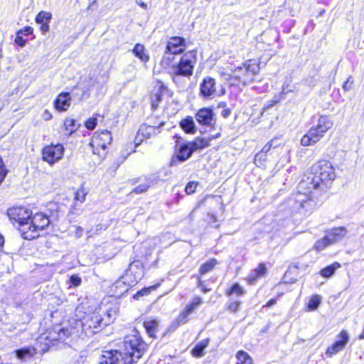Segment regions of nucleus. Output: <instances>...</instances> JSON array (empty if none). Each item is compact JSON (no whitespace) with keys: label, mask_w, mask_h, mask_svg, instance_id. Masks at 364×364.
Segmentation results:
<instances>
[{"label":"nucleus","mask_w":364,"mask_h":364,"mask_svg":"<svg viewBox=\"0 0 364 364\" xmlns=\"http://www.w3.org/2000/svg\"><path fill=\"white\" fill-rule=\"evenodd\" d=\"M332 245L328 240V237L326 235L322 237L321 239L317 240L316 243L314 244V248L317 251H322L328 246Z\"/></svg>","instance_id":"34"},{"label":"nucleus","mask_w":364,"mask_h":364,"mask_svg":"<svg viewBox=\"0 0 364 364\" xmlns=\"http://www.w3.org/2000/svg\"><path fill=\"white\" fill-rule=\"evenodd\" d=\"M203 303L202 299L199 296H196L193 299L192 301L187 304L185 308L181 311L179 315L172 322L171 327L173 329H176L178 326L186 324L190 320V315Z\"/></svg>","instance_id":"9"},{"label":"nucleus","mask_w":364,"mask_h":364,"mask_svg":"<svg viewBox=\"0 0 364 364\" xmlns=\"http://www.w3.org/2000/svg\"><path fill=\"white\" fill-rule=\"evenodd\" d=\"M37 353V348L32 346H27L12 352L16 357L21 361L27 360L34 356Z\"/></svg>","instance_id":"22"},{"label":"nucleus","mask_w":364,"mask_h":364,"mask_svg":"<svg viewBox=\"0 0 364 364\" xmlns=\"http://www.w3.org/2000/svg\"><path fill=\"white\" fill-rule=\"evenodd\" d=\"M166 50L167 53L180 54L186 50V41L179 36L171 37L167 41Z\"/></svg>","instance_id":"13"},{"label":"nucleus","mask_w":364,"mask_h":364,"mask_svg":"<svg viewBox=\"0 0 364 364\" xmlns=\"http://www.w3.org/2000/svg\"><path fill=\"white\" fill-rule=\"evenodd\" d=\"M220 75H221V76H222V77H223L225 80H227V78H226V77H227L228 75H232V72H231L230 73H225V72H224V71H221V72H220Z\"/></svg>","instance_id":"58"},{"label":"nucleus","mask_w":364,"mask_h":364,"mask_svg":"<svg viewBox=\"0 0 364 364\" xmlns=\"http://www.w3.org/2000/svg\"><path fill=\"white\" fill-rule=\"evenodd\" d=\"M71 333L68 328H63L60 325H56L51 329L43 333L38 339V343H45V347L41 349L43 352L47 350L50 345H54L55 341H65Z\"/></svg>","instance_id":"7"},{"label":"nucleus","mask_w":364,"mask_h":364,"mask_svg":"<svg viewBox=\"0 0 364 364\" xmlns=\"http://www.w3.org/2000/svg\"><path fill=\"white\" fill-rule=\"evenodd\" d=\"M97 125L96 118H90L85 122V127L87 129L92 130Z\"/></svg>","instance_id":"45"},{"label":"nucleus","mask_w":364,"mask_h":364,"mask_svg":"<svg viewBox=\"0 0 364 364\" xmlns=\"http://www.w3.org/2000/svg\"><path fill=\"white\" fill-rule=\"evenodd\" d=\"M64 126L65 130L68 132L70 135L76 130L75 120L73 119H65L64 122Z\"/></svg>","instance_id":"40"},{"label":"nucleus","mask_w":364,"mask_h":364,"mask_svg":"<svg viewBox=\"0 0 364 364\" xmlns=\"http://www.w3.org/2000/svg\"><path fill=\"white\" fill-rule=\"evenodd\" d=\"M48 23L49 22H46V23L41 24V30L43 33H46L49 31L50 27H49Z\"/></svg>","instance_id":"52"},{"label":"nucleus","mask_w":364,"mask_h":364,"mask_svg":"<svg viewBox=\"0 0 364 364\" xmlns=\"http://www.w3.org/2000/svg\"><path fill=\"white\" fill-rule=\"evenodd\" d=\"M81 282V278L76 274H73L70 277V282L73 287H78Z\"/></svg>","instance_id":"46"},{"label":"nucleus","mask_w":364,"mask_h":364,"mask_svg":"<svg viewBox=\"0 0 364 364\" xmlns=\"http://www.w3.org/2000/svg\"><path fill=\"white\" fill-rule=\"evenodd\" d=\"M274 142L275 140L269 141L267 144L264 145V146L261 150V152H264V154H267L272 149Z\"/></svg>","instance_id":"50"},{"label":"nucleus","mask_w":364,"mask_h":364,"mask_svg":"<svg viewBox=\"0 0 364 364\" xmlns=\"http://www.w3.org/2000/svg\"><path fill=\"white\" fill-rule=\"evenodd\" d=\"M353 84V77L351 76H350L348 77L347 80L343 85V89L345 91H349L352 89Z\"/></svg>","instance_id":"48"},{"label":"nucleus","mask_w":364,"mask_h":364,"mask_svg":"<svg viewBox=\"0 0 364 364\" xmlns=\"http://www.w3.org/2000/svg\"><path fill=\"white\" fill-rule=\"evenodd\" d=\"M64 151L65 149L60 144L46 146L41 151L42 159L50 165H53L63 158Z\"/></svg>","instance_id":"10"},{"label":"nucleus","mask_w":364,"mask_h":364,"mask_svg":"<svg viewBox=\"0 0 364 364\" xmlns=\"http://www.w3.org/2000/svg\"><path fill=\"white\" fill-rule=\"evenodd\" d=\"M230 114V111L229 109H224L223 112H222V116L224 117L225 118L228 117Z\"/></svg>","instance_id":"54"},{"label":"nucleus","mask_w":364,"mask_h":364,"mask_svg":"<svg viewBox=\"0 0 364 364\" xmlns=\"http://www.w3.org/2000/svg\"><path fill=\"white\" fill-rule=\"evenodd\" d=\"M32 32H33V28H31L30 26H26V27H24L23 29L19 30L17 33L21 36L22 35L28 36V35L32 33Z\"/></svg>","instance_id":"51"},{"label":"nucleus","mask_w":364,"mask_h":364,"mask_svg":"<svg viewBox=\"0 0 364 364\" xmlns=\"http://www.w3.org/2000/svg\"><path fill=\"white\" fill-rule=\"evenodd\" d=\"M216 264L217 261L215 259H212L210 261L203 264L200 268V274L203 275L210 272L216 265Z\"/></svg>","instance_id":"36"},{"label":"nucleus","mask_w":364,"mask_h":364,"mask_svg":"<svg viewBox=\"0 0 364 364\" xmlns=\"http://www.w3.org/2000/svg\"><path fill=\"white\" fill-rule=\"evenodd\" d=\"M259 72V64L248 60L241 65L232 69V75H228L226 78L227 80H233L238 84L247 85L254 81Z\"/></svg>","instance_id":"4"},{"label":"nucleus","mask_w":364,"mask_h":364,"mask_svg":"<svg viewBox=\"0 0 364 364\" xmlns=\"http://www.w3.org/2000/svg\"><path fill=\"white\" fill-rule=\"evenodd\" d=\"M87 194V192L86 190L83 187H81L75 191L74 200L75 201H80L81 203H82L85 200Z\"/></svg>","instance_id":"37"},{"label":"nucleus","mask_w":364,"mask_h":364,"mask_svg":"<svg viewBox=\"0 0 364 364\" xmlns=\"http://www.w3.org/2000/svg\"><path fill=\"white\" fill-rule=\"evenodd\" d=\"M128 277L122 275L117 281H116L112 285V291L117 296H122L126 293L129 289L134 285H131L129 282H127Z\"/></svg>","instance_id":"19"},{"label":"nucleus","mask_w":364,"mask_h":364,"mask_svg":"<svg viewBox=\"0 0 364 364\" xmlns=\"http://www.w3.org/2000/svg\"><path fill=\"white\" fill-rule=\"evenodd\" d=\"M4 244V237L0 234V250H1Z\"/></svg>","instance_id":"57"},{"label":"nucleus","mask_w":364,"mask_h":364,"mask_svg":"<svg viewBox=\"0 0 364 364\" xmlns=\"http://www.w3.org/2000/svg\"><path fill=\"white\" fill-rule=\"evenodd\" d=\"M272 140H275V142L273 144L272 149H274V148H277V146H279V143L277 142L278 139L275 138V139H273Z\"/></svg>","instance_id":"60"},{"label":"nucleus","mask_w":364,"mask_h":364,"mask_svg":"<svg viewBox=\"0 0 364 364\" xmlns=\"http://www.w3.org/2000/svg\"><path fill=\"white\" fill-rule=\"evenodd\" d=\"M151 182L150 181H146V183H142L134 188V189L132 191L133 193H142L148 190V188L150 187Z\"/></svg>","instance_id":"42"},{"label":"nucleus","mask_w":364,"mask_h":364,"mask_svg":"<svg viewBox=\"0 0 364 364\" xmlns=\"http://www.w3.org/2000/svg\"><path fill=\"white\" fill-rule=\"evenodd\" d=\"M152 107H157V105H155V103H154V102H153V103H152Z\"/></svg>","instance_id":"63"},{"label":"nucleus","mask_w":364,"mask_h":364,"mask_svg":"<svg viewBox=\"0 0 364 364\" xmlns=\"http://www.w3.org/2000/svg\"><path fill=\"white\" fill-rule=\"evenodd\" d=\"M197 122L203 126H212L215 123L214 113L211 108L200 109L195 115Z\"/></svg>","instance_id":"12"},{"label":"nucleus","mask_w":364,"mask_h":364,"mask_svg":"<svg viewBox=\"0 0 364 364\" xmlns=\"http://www.w3.org/2000/svg\"><path fill=\"white\" fill-rule=\"evenodd\" d=\"M333 126V122L330 118L326 115L320 116L316 125L313 126L314 128L321 131L324 134Z\"/></svg>","instance_id":"25"},{"label":"nucleus","mask_w":364,"mask_h":364,"mask_svg":"<svg viewBox=\"0 0 364 364\" xmlns=\"http://www.w3.org/2000/svg\"><path fill=\"white\" fill-rule=\"evenodd\" d=\"M71 104V97L69 92H62L58 95L54 102L55 108L60 111H66Z\"/></svg>","instance_id":"21"},{"label":"nucleus","mask_w":364,"mask_h":364,"mask_svg":"<svg viewBox=\"0 0 364 364\" xmlns=\"http://www.w3.org/2000/svg\"><path fill=\"white\" fill-rule=\"evenodd\" d=\"M323 136V132L312 127L301 139V144L304 146H312L318 142Z\"/></svg>","instance_id":"16"},{"label":"nucleus","mask_w":364,"mask_h":364,"mask_svg":"<svg viewBox=\"0 0 364 364\" xmlns=\"http://www.w3.org/2000/svg\"><path fill=\"white\" fill-rule=\"evenodd\" d=\"M180 126L188 134H195L196 132V127L191 117H187L182 119Z\"/></svg>","instance_id":"26"},{"label":"nucleus","mask_w":364,"mask_h":364,"mask_svg":"<svg viewBox=\"0 0 364 364\" xmlns=\"http://www.w3.org/2000/svg\"><path fill=\"white\" fill-rule=\"evenodd\" d=\"M245 294V290L239 284L235 283L232 286L227 289L225 295L230 297V299H234L233 296L240 297Z\"/></svg>","instance_id":"28"},{"label":"nucleus","mask_w":364,"mask_h":364,"mask_svg":"<svg viewBox=\"0 0 364 364\" xmlns=\"http://www.w3.org/2000/svg\"><path fill=\"white\" fill-rule=\"evenodd\" d=\"M208 291H209V289H206L205 287H203V291L204 293H206V292H208Z\"/></svg>","instance_id":"62"},{"label":"nucleus","mask_w":364,"mask_h":364,"mask_svg":"<svg viewBox=\"0 0 364 364\" xmlns=\"http://www.w3.org/2000/svg\"><path fill=\"white\" fill-rule=\"evenodd\" d=\"M112 140V137L111 132L107 130H102L100 132H97L95 134L90 144L92 146L105 149L107 146L110 144Z\"/></svg>","instance_id":"14"},{"label":"nucleus","mask_w":364,"mask_h":364,"mask_svg":"<svg viewBox=\"0 0 364 364\" xmlns=\"http://www.w3.org/2000/svg\"><path fill=\"white\" fill-rule=\"evenodd\" d=\"M208 339H205L196 344L192 350L193 355L195 357H201L203 355V350L208 346Z\"/></svg>","instance_id":"32"},{"label":"nucleus","mask_w":364,"mask_h":364,"mask_svg":"<svg viewBox=\"0 0 364 364\" xmlns=\"http://www.w3.org/2000/svg\"><path fill=\"white\" fill-rule=\"evenodd\" d=\"M236 358L237 364H252L253 361L250 355L243 350H240L237 353Z\"/></svg>","instance_id":"33"},{"label":"nucleus","mask_w":364,"mask_h":364,"mask_svg":"<svg viewBox=\"0 0 364 364\" xmlns=\"http://www.w3.org/2000/svg\"><path fill=\"white\" fill-rule=\"evenodd\" d=\"M164 122H161L157 127L155 125H148L146 124L141 125L137 132V138H150L152 135L159 133L160 131H158V132H156V131L164 126Z\"/></svg>","instance_id":"18"},{"label":"nucleus","mask_w":364,"mask_h":364,"mask_svg":"<svg viewBox=\"0 0 364 364\" xmlns=\"http://www.w3.org/2000/svg\"><path fill=\"white\" fill-rule=\"evenodd\" d=\"M114 311L107 312V318H102L98 311H95L88 317L81 321L82 331L87 335L90 336L98 333L102 328L107 326L112 321V316Z\"/></svg>","instance_id":"5"},{"label":"nucleus","mask_w":364,"mask_h":364,"mask_svg":"<svg viewBox=\"0 0 364 364\" xmlns=\"http://www.w3.org/2000/svg\"><path fill=\"white\" fill-rule=\"evenodd\" d=\"M314 174L304 178L298 186V191L292 193L285 202V207L290 214L310 213L316 207V201L312 196V190L326 191L336 175L331 163L321 160L313 166Z\"/></svg>","instance_id":"1"},{"label":"nucleus","mask_w":364,"mask_h":364,"mask_svg":"<svg viewBox=\"0 0 364 364\" xmlns=\"http://www.w3.org/2000/svg\"><path fill=\"white\" fill-rule=\"evenodd\" d=\"M124 277H128L127 282L131 285H135L144 276V267L142 263L136 260L129 264V268L126 270Z\"/></svg>","instance_id":"11"},{"label":"nucleus","mask_w":364,"mask_h":364,"mask_svg":"<svg viewBox=\"0 0 364 364\" xmlns=\"http://www.w3.org/2000/svg\"><path fill=\"white\" fill-rule=\"evenodd\" d=\"M44 117L46 119H50L51 118V114L48 110H45L44 112Z\"/></svg>","instance_id":"55"},{"label":"nucleus","mask_w":364,"mask_h":364,"mask_svg":"<svg viewBox=\"0 0 364 364\" xmlns=\"http://www.w3.org/2000/svg\"><path fill=\"white\" fill-rule=\"evenodd\" d=\"M174 54L167 53L165 50L164 55L161 60V65L164 68H170L171 74L173 79L177 76L190 77L193 75V70L196 63V51L186 52L177 63H173Z\"/></svg>","instance_id":"3"},{"label":"nucleus","mask_w":364,"mask_h":364,"mask_svg":"<svg viewBox=\"0 0 364 364\" xmlns=\"http://www.w3.org/2000/svg\"><path fill=\"white\" fill-rule=\"evenodd\" d=\"M144 326L150 337H156V333L158 331L159 327V323L156 320L152 319L145 321L144 322Z\"/></svg>","instance_id":"29"},{"label":"nucleus","mask_w":364,"mask_h":364,"mask_svg":"<svg viewBox=\"0 0 364 364\" xmlns=\"http://www.w3.org/2000/svg\"><path fill=\"white\" fill-rule=\"evenodd\" d=\"M276 304L275 299H270L266 304L267 306L269 307Z\"/></svg>","instance_id":"56"},{"label":"nucleus","mask_w":364,"mask_h":364,"mask_svg":"<svg viewBox=\"0 0 364 364\" xmlns=\"http://www.w3.org/2000/svg\"><path fill=\"white\" fill-rule=\"evenodd\" d=\"M52 14L50 12L42 11L37 14L36 22L38 24L46 23V22H50Z\"/></svg>","instance_id":"35"},{"label":"nucleus","mask_w":364,"mask_h":364,"mask_svg":"<svg viewBox=\"0 0 364 364\" xmlns=\"http://www.w3.org/2000/svg\"><path fill=\"white\" fill-rule=\"evenodd\" d=\"M267 161V154L264 152H259L255 156V163L258 166H262L264 165V162Z\"/></svg>","instance_id":"41"},{"label":"nucleus","mask_w":364,"mask_h":364,"mask_svg":"<svg viewBox=\"0 0 364 364\" xmlns=\"http://www.w3.org/2000/svg\"><path fill=\"white\" fill-rule=\"evenodd\" d=\"M196 186H197V183H196L194 182H189L185 188L186 193L187 194L193 193L196 191Z\"/></svg>","instance_id":"47"},{"label":"nucleus","mask_w":364,"mask_h":364,"mask_svg":"<svg viewBox=\"0 0 364 364\" xmlns=\"http://www.w3.org/2000/svg\"><path fill=\"white\" fill-rule=\"evenodd\" d=\"M320 303H321L320 296L314 295L310 299L309 304H308V308L311 311H314L318 308Z\"/></svg>","instance_id":"39"},{"label":"nucleus","mask_w":364,"mask_h":364,"mask_svg":"<svg viewBox=\"0 0 364 364\" xmlns=\"http://www.w3.org/2000/svg\"><path fill=\"white\" fill-rule=\"evenodd\" d=\"M348 233V230L345 227H338L332 228L326 232V236L331 243L335 244L343 240Z\"/></svg>","instance_id":"20"},{"label":"nucleus","mask_w":364,"mask_h":364,"mask_svg":"<svg viewBox=\"0 0 364 364\" xmlns=\"http://www.w3.org/2000/svg\"><path fill=\"white\" fill-rule=\"evenodd\" d=\"M7 174V170L4 164L2 159L0 157V183L4 180Z\"/></svg>","instance_id":"44"},{"label":"nucleus","mask_w":364,"mask_h":364,"mask_svg":"<svg viewBox=\"0 0 364 364\" xmlns=\"http://www.w3.org/2000/svg\"><path fill=\"white\" fill-rule=\"evenodd\" d=\"M15 43L20 47H23L26 45V41L22 37L19 33H16V37L15 38Z\"/></svg>","instance_id":"49"},{"label":"nucleus","mask_w":364,"mask_h":364,"mask_svg":"<svg viewBox=\"0 0 364 364\" xmlns=\"http://www.w3.org/2000/svg\"><path fill=\"white\" fill-rule=\"evenodd\" d=\"M156 288V286H151L149 287H145L138 291L134 296L133 298L136 300H139L141 296H146L153 290Z\"/></svg>","instance_id":"38"},{"label":"nucleus","mask_w":364,"mask_h":364,"mask_svg":"<svg viewBox=\"0 0 364 364\" xmlns=\"http://www.w3.org/2000/svg\"><path fill=\"white\" fill-rule=\"evenodd\" d=\"M144 50L145 48L143 45L137 43L133 48V53L142 62L146 63L149 59V56L145 53Z\"/></svg>","instance_id":"30"},{"label":"nucleus","mask_w":364,"mask_h":364,"mask_svg":"<svg viewBox=\"0 0 364 364\" xmlns=\"http://www.w3.org/2000/svg\"><path fill=\"white\" fill-rule=\"evenodd\" d=\"M232 301H230L228 306V309L231 311V312H236L240 304H241V301H239V300H233L232 299Z\"/></svg>","instance_id":"43"},{"label":"nucleus","mask_w":364,"mask_h":364,"mask_svg":"<svg viewBox=\"0 0 364 364\" xmlns=\"http://www.w3.org/2000/svg\"><path fill=\"white\" fill-rule=\"evenodd\" d=\"M220 136V133H218L215 135H213L211 136L210 137H209L208 139H210V140L213 139H216V138H218L219 136Z\"/></svg>","instance_id":"61"},{"label":"nucleus","mask_w":364,"mask_h":364,"mask_svg":"<svg viewBox=\"0 0 364 364\" xmlns=\"http://www.w3.org/2000/svg\"><path fill=\"white\" fill-rule=\"evenodd\" d=\"M137 4L144 9H147V5L143 1H137Z\"/></svg>","instance_id":"59"},{"label":"nucleus","mask_w":364,"mask_h":364,"mask_svg":"<svg viewBox=\"0 0 364 364\" xmlns=\"http://www.w3.org/2000/svg\"><path fill=\"white\" fill-rule=\"evenodd\" d=\"M173 164H174V160H173V161H171V165L173 166Z\"/></svg>","instance_id":"64"},{"label":"nucleus","mask_w":364,"mask_h":364,"mask_svg":"<svg viewBox=\"0 0 364 364\" xmlns=\"http://www.w3.org/2000/svg\"><path fill=\"white\" fill-rule=\"evenodd\" d=\"M210 139L196 137L194 141H188L193 152L210 146Z\"/></svg>","instance_id":"27"},{"label":"nucleus","mask_w":364,"mask_h":364,"mask_svg":"<svg viewBox=\"0 0 364 364\" xmlns=\"http://www.w3.org/2000/svg\"><path fill=\"white\" fill-rule=\"evenodd\" d=\"M200 94L205 98L213 97L215 94V80L206 77L203 80L200 87Z\"/></svg>","instance_id":"17"},{"label":"nucleus","mask_w":364,"mask_h":364,"mask_svg":"<svg viewBox=\"0 0 364 364\" xmlns=\"http://www.w3.org/2000/svg\"><path fill=\"white\" fill-rule=\"evenodd\" d=\"M124 346V353L117 350L102 351L98 364H134L142 357L147 347L137 331L125 336Z\"/></svg>","instance_id":"2"},{"label":"nucleus","mask_w":364,"mask_h":364,"mask_svg":"<svg viewBox=\"0 0 364 364\" xmlns=\"http://www.w3.org/2000/svg\"><path fill=\"white\" fill-rule=\"evenodd\" d=\"M341 264L338 262H334L331 264V265L321 269L320 274L325 278H330L332 277L336 270L340 268Z\"/></svg>","instance_id":"31"},{"label":"nucleus","mask_w":364,"mask_h":364,"mask_svg":"<svg viewBox=\"0 0 364 364\" xmlns=\"http://www.w3.org/2000/svg\"><path fill=\"white\" fill-rule=\"evenodd\" d=\"M338 338L339 339L326 350V354L327 356L331 358L333 355L342 350L348 342V335L346 331H342Z\"/></svg>","instance_id":"15"},{"label":"nucleus","mask_w":364,"mask_h":364,"mask_svg":"<svg viewBox=\"0 0 364 364\" xmlns=\"http://www.w3.org/2000/svg\"><path fill=\"white\" fill-rule=\"evenodd\" d=\"M193 153V151L188 141L182 143L179 145L176 152V159L180 162H183L188 159L192 156Z\"/></svg>","instance_id":"23"},{"label":"nucleus","mask_w":364,"mask_h":364,"mask_svg":"<svg viewBox=\"0 0 364 364\" xmlns=\"http://www.w3.org/2000/svg\"><path fill=\"white\" fill-rule=\"evenodd\" d=\"M50 224L48 217L43 213H37L31 216L28 225H23V237L33 240L39 236L38 231L44 230Z\"/></svg>","instance_id":"6"},{"label":"nucleus","mask_w":364,"mask_h":364,"mask_svg":"<svg viewBox=\"0 0 364 364\" xmlns=\"http://www.w3.org/2000/svg\"><path fill=\"white\" fill-rule=\"evenodd\" d=\"M82 233H83V229L80 227H77L75 228V236L77 237H80L82 235Z\"/></svg>","instance_id":"53"},{"label":"nucleus","mask_w":364,"mask_h":364,"mask_svg":"<svg viewBox=\"0 0 364 364\" xmlns=\"http://www.w3.org/2000/svg\"><path fill=\"white\" fill-rule=\"evenodd\" d=\"M266 273L267 268L265 264L264 263H260L256 269L249 274L246 280L248 284H253L259 278L264 277Z\"/></svg>","instance_id":"24"},{"label":"nucleus","mask_w":364,"mask_h":364,"mask_svg":"<svg viewBox=\"0 0 364 364\" xmlns=\"http://www.w3.org/2000/svg\"><path fill=\"white\" fill-rule=\"evenodd\" d=\"M8 217L14 225L18 224V228L23 236V225H28L32 213L23 207H14L7 211Z\"/></svg>","instance_id":"8"}]
</instances>
